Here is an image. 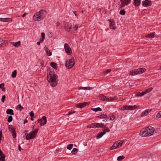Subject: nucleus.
Returning <instances> with one entry per match:
<instances>
[{"instance_id": "1", "label": "nucleus", "mask_w": 161, "mask_h": 161, "mask_svg": "<svg viewBox=\"0 0 161 161\" xmlns=\"http://www.w3.org/2000/svg\"><path fill=\"white\" fill-rule=\"evenodd\" d=\"M47 80L50 82V85L52 87L57 86L58 81V77L57 75L54 73L53 71H50L47 76Z\"/></svg>"}, {"instance_id": "2", "label": "nucleus", "mask_w": 161, "mask_h": 161, "mask_svg": "<svg viewBox=\"0 0 161 161\" xmlns=\"http://www.w3.org/2000/svg\"><path fill=\"white\" fill-rule=\"evenodd\" d=\"M154 131V129L151 126H148L142 129L140 132V135L142 137H146L152 135Z\"/></svg>"}, {"instance_id": "3", "label": "nucleus", "mask_w": 161, "mask_h": 161, "mask_svg": "<svg viewBox=\"0 0 161 161\" xmlns=\"http://www.w3.org/2000/svg\"><path fill=\"white\" fill-rule=\"evenodd\" d=\"M146 71V69L144 68L135 69L130 71L129 74L131 75H134L138 74H142Z\"/></svg>"}, {"instance_id": "4", "label": "nucleus", "mask_w": 161, "mask_h": 161, "mask_svg": "<svg viewBox=\"0 0 161 161\" xmlns=\"http://www.w3.org/2000/svg\"><path fill=\"white\" fill-rule=\"evenodd\" d=\"M38 130V129H36L28 134L26 136V139L27 140H28L34 138L37 133Z\"/></svg>"}, {"instance_id": "5", "label": "nucleus", "mask_w": 161, "mask_h": 161, "mask_svg": "<svg viewBox=\"0 0 161 161\" xmlns=\"http://www.w3.org/2000/svg\"><path fill=\"white\" fill-rule=\"evenodd\" d=\"M124 143L123 140H119L114 142L112 147L110 148V150L115 149L117 148L120 147Z\"/></svg>"}, {"instance_id": "6", "label": "nucleus", "mask_w": 161, "mask_h": 161, "mask_svg": "<svg viewBox=\"0 0 161 161\" xmlns=\"http://www.w3.org/2000/svg\"><path fill=\"white\" fill-rule=\"evenodd\" d=\"M99 97L103 101H107L108 102L115 100L117 99L116 97H110L108 98L106 96H104L102 94L100 95Z\"/></svg>"}, {"instance_id": "7", "label": "nucleus", "mask_w": 161, "mask_h": 161, "mask_svg": "<svg viewBox=\"0 0 161 161\" xmlns=\"http://www.w3.org/2000/svg\"><path fill=\"white\" fill-rule=\"evenodd\" d=\"M104 126V124L94 123L87 126V127L90 128H99Z\"/></svg>"}, {"instance_id": "8", "label": "nucleus", "mask_w": 161, "mask_h": 161, "mask_svg": "<svg viewBox=\"0 0 161 161\" xmlns=\"http://www.w3.org/2000/svg\"><path fill=\"white\" fill-rule=\"evenodd\" d=\"M75 61L74 59L71 58L68 60L65 64V66L68 69L71 68L74 65Z\"/></svg>"}, {"instance_id": "9", "label": "nucleus", "mask_w": 161, "mask_h": 161, "mask_svg": "<svg viewBox=\"0 0 161 161\" xmlns=\"http://www.w3.org/2000/svg\"><path fill=\"white\" fill-rule=\"evenodd\" d=\"M136 108V106L134 105L132 106H126L125 105L123 107L121 108L123 110H133Z\"/></svg>"}, {"instance_id": "10", "label": "nucleus", "mask_w": 161, "mask_h": 161, "mask_svg": "<svg viewBox=\"0 0 161 161\" xmlns=\"http://www.w3.org/2000/svg\"><path fill=\"white\" fill-rule=\"evenodd\" d=\"M64 49L67 54L69 55H70L71 53V49L68 44L66 43L64 45Z\"/></svg>"}, {"instance_id": "11", "label": "nucleus", "mask_w": 161, "mask_h": 161, "mask_svg": "<svg viewBox=\"0 0 161 161\" xmlns=\"http://www.w3.org/2000/svg\"><path fill=\"white\" fill-rule=\"evenodd\" d=\"M33 19L35 21H40V10L34 15Z\"/></svg>"}, {"instance_id": "12", "label": "nucleus", "mask_w": 161, "mask_h": 161, "mask_svg": "<svg viewBox=\"0 0 161 161\" xmlns=\"http://www.w3.org/2000/svg\"><path fill=\"white\" fill-rule=\"evenodd\" d=\"M131 0H120L122 5L120 8H122L124 7L125 6L127 5L130 3Z\"/></svg>"}, {"instance_id": "13", "label": "nucleus", "mask_w": 161, "mask_h": 161, "mask_svg": "<svg viewBox=\"0 0 161 161\" xmlns=\"http://www.w3.org/2000/svg\"><path fill=\"white\" fill-rule=\"evenodd\" d=\"M109 21L110 28L111 29L115 30L116 29V26L114 24V20L113 19H110Z\"/></svg>"}, {"instance_id": "14", "label": "nucleus", "mask_w": 161, "mask_h": 161, "mask_svg": "<svg viewBox=\"0 0 161 161\" xmlns=\"http://www.w3.org/2000/svg\"><path fill=\"white\" fill-rule=\"evenodd\" d=\"M72 25L69 22L67 23L66 24L64 28L65 30L68 31L69 32L71 31V30Z\"/></svg>"}, {"instance_id": "15", "label": "nucleus", "mask_w": 161, "mask_h": 161, "mask_svg": "<svg viewBox=\"0 0 161 161\" xmlns=\"http://www.w3.org/2000/svg\"><path fill=\"white\" fill-rule=\"evenodd\" d=\"M142 5L145 7H147L150 6L151 4V1L148 0H145L142 3Z\"/></svg>"}, {"instance_id": "16", "label": "nucleus", "mask_w": 161, "mask_h": 161, "mask_svg": "<svg viewBox=\"0 0 161 161\" xmlns=\"http://www.w3.org/2000/svg\"><path fill=\"white\" fill-rule=\"evenodd\" d=\"M47 122V118L45 116H43L41 118V126L44 125Z\"/></svg>"}, {"instance_id": "17", "label": "nucleus", "mask_w": 161, "mask_h": 161, "mask_svg": "<svg viewBox=\"0 0 161 161\" xmlns=\"http://www.w3.org/2000/svg\"><path fill=\"white\" fill-rule=\"evenodd\" d=\"M151 111L152 109H150L146 110L142 113L141 117H142L147 116V115L148 113H149Z\"/></svg>"}, {"instance_id": "18", "label": "nucleus", "mask_w": 161, "mask_h": 161, "mask_svg": "<svg viewBox=\"0 0 161 161\" xmlns=\"http://www.w3.org/2000/svg\"><path fill=\"white\" fill-rule=\"evenodd\" d=\"M87 104H88L86 102L79 103L76 104V107L79 108H82L86 106Z\"/></svg>"}, {"instance_id": "19", "label": "nucleus", "mask_w": 161, "mask_h": 161, "mask_svg": "<svg viewBox=\"0 0 161 161\" xmlns=\"http://www.w3.org/2000/svg\"><path fill=\"white\" fill-rule=\"evenodd\" d=\"M47 14V12L45 10H41V20L44 19Z\"/></svg>"}, {"instance_id": "20", "label": "nucleus", "mask_w": 161, "mask_h": 161, "mask_svg": "<svg viewBox=\"0 0 161 161\" xmlns=\"http://www.w3.org/2000/svg\"><path fill=\"white\" fill-rule=\"evenodd\" d=\"M11 20L10 18H0V21L6 22H10L11 21Z\"/></svg>"}, {"instance_id": "21", "label": "nucleus", "mask_w": 161, "mask_h": 161, "mask_svg": "<svg viewBox=\"0 0 161 161\" xmlns=\"http://www.w3.org/2000/svg\"><path fill=\"white\" fill-rule=\"evenodd\" d=\"M44 49L47 56H50L52 55V53L50 52L48 48L47 47H44Z\"/></svg>"}, {"instance_id": "22", "label": "nucleus", "mask_w": 161, "mask_h": 161, "mask_svg": "<svg viewBox=\"0 0 161 161\" xmlns=\"http://www.w3.org/2000/svg\"><path fill=\"white\" fill-rule=\"evenodd\" d=\"M8 129L9 131L11 132L15 130V128L12 125H9L8 126Z\"/></svg>"}, {"instance_id": "23", "label": "nucleus", "mask_w": 161, "mask_h": 161, "mask_svg": "<svg viewBox=\"0 0 161 161\" xmlns=\"http://www.w3.org/2000/svg\"><path fill=\"white\" fill-rule=\"evenodd\" d=\"M6 112L8 114H10L13 115H14L13 110L11 109H7Z\"/></svg>"}, {"instance_id": "24", "label": "nucleus", "mask_w": 161, "mask_h": 161, "mask_svg": "<svg viewBox=\"0 0 161 161\" xmlns=\"http://www.w3.org/2000/svg\"><path fill=\"white\" fill-rule=\"evenodd\" d=\"M11 43L13 44V45L16 47H18L19 46H20V42L18 41L16 42H11Z\"/></svg>"}, {"instance_id": "25", "label": "nucleus", "mask_w": 161, "mask_h": 161, "mask_svg": "<svg viewBox=\"0 0 161 161\" xmlns=\"http://www.w3.org/2000/svg\"><path fill=\"white\" fill-rule=\"evenodd\" d=\"M134 3L136 6H138L141 3V0H134Z\"/></svg>"}, {"instance_id": "26", "label": "nucleus", "mask_w": 161, "mask_h": 161, "mask_svg": "<svg viewBox=\"0 0 161 161\" xmlns=\"http://www.w3.org/2000/svg\"><path fill=\"white\" fill-rule=\"evenodd\" d=\"M155 32L151 33L150 34H148L146 36V37L147 38H153L154 37Z\"/></svg>"}, {"instance_id": "27", "label": "nucleus", "mask_w": 161, "mask_h": 161, "mask_svg": "<svg viewBox=\"0 0 161 161\" xmlns=\"http://www.w3.org/2000/svg\"><path fill=\"white\" fill-rule=\"evenodd\" d=\"M50 65L54 69H57V64L54 62H52L51 63Z\"/></svg>"}, {"instance_id": "28", "label": "nucleus", "mask_w": 161, "mask_h": 161, "mask_svg": "<svg viewBox=\"0 0 161 161\" xmlns=\"http://www.w3.org/2000/svg\"><path fill=\"white\" fill-rule=\"evenodd\" d=\"M91 110H92L95 112H97L98 111H101L102 110V109L100 108H91Z\"/></svg>"}, {"instance_id": "29", "label": "nucleus", "mask_w": 161, "mask_h": 161, "mask_svg": "<svg viewBox=\"0 0 161 161\" xmlns=\"http://www.w3.org/2000/svg\"><path fill=\"white\" fill-rule=\"evenodd\" d=\"M78 150L77 148H74L71 151V153L73 154H75L77 153Z\"/></svg>"}, {"instance_id": "30", "label": "nucleus", "mask_w": 161, "mask_h": 161, "mask_svg": "<svg viewBox=\"0 0 161 161\" xmlns=\"http://www.w3.org/2000/svg\"><path fill=\"white\" fill-rule=\"evenodd\" d=\"M17 71L15 70L12 73L11 76L13 78H15L17 75Z\"/></svg>"}, {"instance_id": "31", "label": "nucleus", "mask_w": 161, "mask_h": 161, "mask_svg": "<svg viewBox=\"0 0 161 161\" xmlns=\"http://www.w3.org/2000/svg\"><path fill=\"white\" fill-rule=\"evenodd\" d=\"M107 115L106 114H103L98 116V117L100 119H104L107 117Z\"/></svg>"}, {"instance_id": "32", "label": "nucleus", "mask_w": 161, "mask_h": 161, "mask_svg": "<svg viewBox=\"0 0 161 161\" xmlns=\"http://www.w3.org/2000/svg\"><path fill=\"white\" fill-rule=\"evenodd\" d=\"M152 89H153L152 87H150V88H148L146 89V90H145V91H144V92L145 93V94H146L147 93L149 92L150 91H152Z\"/></svg>"}, {"instance_id": "33", "label": "nucleus", "mask_w": 161, "mask_h": 161, "mask_svg": "<svg viewBox=\"0 0 161 161\" xmlns=\"http://www.w3.org/2000/svg\"><path fill=\"white\" fill-rule=\"evenodd\" d=\"M125 157L123 155L118 157L117 158V160L118 161H121L125 158Z\"/></svg>"}, {"instance_id": "34", "label": "nucleus", "mask_w": 161, "mask_h": 161, "mask_svg": "<svg viewBox=\"0 0 161 161\" xmlns=\"http://www.w3.org/2000/svg\"><path fill=\"white\" fill-rule=\"evenodd\" d=\"M103 135V133L101 132L99 133V134H98L97 136V139H98L101 137Z\"/></svg>"}, {"instance_id": "35", "label": "nucleus", "mask_w": 161, "mask_h": 161, "mask_svg": "<svg viewBox=\"0 0 161 161\" xmlns=\"http://www.w3.org/2000/svg\"><path fill=\"white\" fill-rule=\"evenodd\" d=\"M41 36L42 37V38L41 39V43H42L44 40V39L45 38V33L44 32H42L41 33Z\"/></svg>"}, {"instance_id": "36", "label": "nucleus", "mask_w": 161, "mask_h": 161, "mask_svg": "<svg viewBox=\"0 0 161 161\" xmlns=\"http://www.w3.org/2000/svg\"><path fill=\"white\" fill-rule=\"evenodd\" d=\"M5 155L3 154L1 150H0V157L1 158H5Z\"/></svg>"}, {"instance_id": "37", "label": "nucleus", "mask_w": 161, "mask_h": 161, "mask_svg": "<svg viewBox=\"0 0 161 161\" xmlns=\"http://www.w3.org/2000/svg\"><path fill=\"white\" fill-rule=\"evenodd\" d=\"M145 94V93H144V92H142L138 93L137 95V96L142 97Z\"/></svg>"}, {"instance_id": "38", "label": "nucleus", "mask_w": 161, "mask_h": 161, "mask_svg": "<svg viewBox=\"0 0 161 161\" xmlns=\"http://www.w3.org/2000/svg\"><path fill=\"white\" fill-rule=\"evenodd\" d=\"M13 120V117L11 116H10L8 117L7 121L8 122L10 123Z\"/></svg>"}, {"instance_id": "39", "label": "nucleus", "mask_w": 161, "mask_h": 161, "mask_svg": "<svg viewBox=\"0 0 161 161\" xmlns=\"http://www.w3.org/2000/svg\"><path fill=\"white\" fill-rule=\"evenodd\" d=\"M11 133L12 134V136H13V138H16V130H15V131L12 132Z\"/></svg>"}, {"instance_id": "40", "label": "nucleus", "mask_w": 161, "mask_h": 161, "mask_svg": "<svg viewBox=\"0 0 161 161\" xmlns=\"http://www.w3.org/2000/svg\"><path fill=\"white\" fill-rule=\"evenodd\" d=\"M125 14V11L124 9L121 10L119 12V14L122 15H124Z\"/></svg>"}, {"instance_id": "41", "label": "nucleus", "mask_w": 161, "mask_h": 161, "mask_svg": "<svg viewBox=\"0 0 161 161\" xmlns=\"http://www.w3.org/2000/svg\"><path fill=\"white\" fill-rule=\"evenodd\" d=\"M73 146V145L72 144H70L67 146V148L68 149L71 150L72 149Z\"/></svg>"}, {"instance_id": "42", "label": "nucleus", "mask_w": 161, "mask_h": 161, "mask_svg": "<svg viewBox=\"0 0 161 161\" xmlns=\"http://www.w3.org/2000/svg\"><path fill=\"white\" fill-rule=\"evenodd\" d=\"M93 88V87H91L89 86L88 87H84L83 88V90H92Z\"/></svg>"}, {"instance_id": "43", "label": "nucleus", "mask_w": 161, "mask_h": 161, "mask_svg": "<svg viewBox=\"0 0 161 161\" xmlns=\"http://www.w3.org/2000/svg\"><path fill=\"white\" fill-rule=\"evenodd\" d=\"M156 117L157 118H161V111H160L157 114Z\"/></svg>"}, {"instance_id": "44", "label": "nucleus", "mask_w": 161, "mask_h": 161, "mask_svg": "<svg viewBox=\"0 0 161 161\" xmlns=\"http://www.w3.org/2000/svg\"><path fill=\"white\" fill-rule=\"evenodd\" d=\"M18 108L20 110H21V109H23V107H22L20 104H19L17 106V108Z\"/></svg>"}, {"instance_id": "45", "label": "nucleus", "mask_w": 161, "mask_h": 161, "mask_svg": "<svg viewBox=\"0 0 161 161\" xmlns=\"http://www.w3.org/2000/svg\"><path fill=\"white\" fill-rule=\"evenodd\" d=\"M5 97H6V96L5 95L3 96L2 98H1V101L3 103L4 102V100L5 99Z\"/></svg>"}, {"instance_id": "46", "label": "nucleus", "mask_w": 161, "mask_h": 161, "mask_svg": "<svg viewBox=\"0 0 161 161\" xmlns=\"http://www.w3.org/2000/svg\"><path fill=\"white\" fill-rule=\"evenodd\" d=\"M111 71V70L110 69L106 70V71L104 72V75L109 73Z\"/></svg>"}, {"instance_id": "47", "label": "nucleus", "mask_w": 161, "mask_h": 161, "mask_svg": "<svg viewBox=\"0 0 161 161\" xmlns=\"http://www.w3.org/2000/svg\"><path fill=\"white\" fill-rule=\"evenodd\" d=\"M104 130L106 132H108L110 131V129L107 127H105Z\"/></svg>"}, {"instance_id": "48", "label": "nucleus", "mask_w": 161, "mask_h": 161, "mask_svg": "<svg viewBox=\"0 0 161 161\" xmlns=\"http://www.w3.org/2000/svg\"><path fill=\"white\" fill-rule=\"evenodd\" d=\"M78 28V26L77 25H75V26L73 28V31H75Z\"/></svg>"}, {"instance_id": "49", "label": "nucleus", "mask_w": 161, "mask_h": 161, "mask_svg": "<svg viewBox=\"0 0 161 161\" xmlns=\"http://www.w3.org/2000/svg\"><path fill=\"white\" fill-rule=\"evenodd\" d=\"M30 115L31 117H34V113L33 111H31L30 113Z\"/></svg>"}, {"instance_id": "50", "label": "nucleus", "mask_w": 161, "mask_h": 161, "mask_svg": "<svg viewBox=\"0 0 161 161\" xmlns=\"http://www.w3.org/2000/svg\"><path fill=\"white\" fill-rule=\"evenodd\" d=\"M2 132L1 130L0 131V142H1V141L2 140Z\"/></svg>"}, {"instance_id": "51", "label": "nucleus", "mask_w": 161, "mask_h": 161, "mask_svg": "<svg viewBox=\"0 0 161 161\" xmlns=\"http://www.w3.org/2000/svg\"><path fill=\"white\" fill-rule=\"evenodd\" d=\"M75 112V111H72L71 110L69 112V113L68 114V115H70L71 114H73V113H74Z\"/></svg>"}, {"instance_id": "52", "label": "nucleus", "mask_w": 161, "mask_h": 161, "mask_svg": "<svg viewBox=\"0 0 161 161\" xmlns=\"http://www.w3.org/2000/svg\"><path fill=\"white\" fill-rule=\"evenodd\" d=\"M115 118V116L114 115H112L110 117V119L113 120Z\"/></svg>"}, {"instance_id": "53", "label": "nucleus", "mask_w": 161, "mask_h": 161, "mask_svg": "<svg viewBox=\"0 0 161 161\" xmlns=\"http://www.w3.org/2000/svg\"><path fill=\"white\" fill-rule=\"evenodd\" d=\"M0 161H5V158H1L0 157Z\"/></svg>"}, {"instance_id": "54", "label": "nucleus", "mask_w": 161, "mask_h": 161, "mask_svg": "<svg viewBox=\"0 0 161 161\" xmlns=\"http://www.w3.org/2000/svg\"><path fill=\"white\" fill-rule=\"evenodd\" d=\"M4 84L3 83H2L0 84V88H1L3 86L4 87Z\"/></svg>"}, {"instance_id": "55", "label": "nucleus", "mask_w": 161, "mask_h": 161, "mask_svg": "<svg viewBox=\"0 0 161 161\" xmlns=\"http://www.w3.org/2000/svg\"><path fill=\"white\" fill-rule=\"evenodd\" d=\"M1 89H2V91H3L4 92L5 91V90L4 88V87H3V86Z\"/></svg>"}, {"instance_id": "56", "label": "nucleus", "mask_w": 161, "mask_h": 161, "mask_svg": "<svg viewBox=\"0 0 161 161\" xmlns=\"http://www.w3.org/2000/svg\"><path fill=\"white\" fill-rule=\"evenodd\" d=\"M27 122H28V120H27L26 119H25V120H24V124H25V123H27Z\"/></svg>"}, {"instance_id": "57", "label": "nucleus", "mask_w": 161, "mask_h": 161, "mask_svg": "<svg viewBox=\"0 0 161 161\" xmlns=\"http://www.w3.org/2000/svg\"><path fill=\"white\" fill-rule=\"evenodd\" d=\"M40 41L37 42L36 44L39 45L40 44V38L39 39Z\"/></svg>"}, {"instance_id": "58", "label": "nucleus", "mask_w": 161, "mask_h": 161, "mask_svg": "<svg viewBox=\"0 0 161 161\" xmlns=\"http://www.w3.org/2000/svg\"><path fill=\"white\" fill-rule=\"evenodd\" d=\"M21 147H20V145H19V146H18V150L19 151H21Z\"/></svg>"}, {"instance_id": "59", "label": "nucleus", "mask_w": 161, "mask_h": 161, "mask_svg": "<svg viewBox=\"0 0 161 161\" xmlns=\"http://www.w3.org/2000/svg\"><path fill=\"white\" fill-rule=\"evenodd\" d=\"M84 87L80 86L79 87V89L83 90V88Z\"/></svg>"}, {"instance_id": "60", "label": "nucleus", "mask_w": 161, "mask_h": 161, "mask_svg": "<svg viewBox=\"0 0 161 161\" xmlns=\"http://www.w3.org/2000/svg\"><path fill=\"white\" fill-rule=\"evenodd\" d=\"M103 132H101L103 133V135L105 134L106 132L104 131V130H103Z\"/></svg>"}, {"instance_id": "61", "label": "nucleus", "mask_w": 161, "mask_h": 161, "mask_svg": "<svg viewBox=\"0 0 161 161\" xmlns=\"http://www.w3.org/2000/svg\"><path fill=\"white\" fill-rule=\"evenodd\" d=\"M26 15V14L25 13L23 14L22 16L24 18L25 16Z\"/></svg>"}, {"instance_id": "62", "label": "nucleus", "mask_w": 161, "mask_h": 161, "mask_svg": "<svg viewBox=\"0 0 161 161\" xmlns=\"http://www.w3.org/2000/svg\"><path fill=\"white\" fill-rule=\"evenodd\" d=\"M76 11H73V13L75 14V15L76 16H77V15L76 14Z\"/></svg>"}, {"instance_id": "63", "label": "nucleus", "mask_w": 161, "mask_h": 161, "mask_svg": "<svg viewBox=\"0 0 161 161\" xmlns=\"http://www.w3.org/2000/svg\"><path fill=\"white\" fill-rule=\"evenodd\" d=\"M31 120H34V119H33V117H31Z\"/></svg>"}, {"instance_id": "64", "label": "nucleus", "mask_w": 161, "mask_h": 161, "mask_svg": "<svg viewBox=\"0 0 161 161\" xmlns=\"http://www.w3.org/2000/svg\"><path fill=\"white\" fill-rule=\"evenodd\" d=\"M37 121L39 123H40V119H38Z\"/></svg>"}]
</instances>
